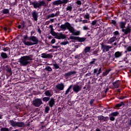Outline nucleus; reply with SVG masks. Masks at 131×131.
Wrapping results in <instances>:
<instances>
[{"mask_svg":"<svg viewBox=\"0 0 131 131\" xmlns=\"http://www.w3.org/2000/svg\"><path fill=\"white\" fill-rule=\"evenodd\" d=\"M53 49H59V46H52Z\"/></svg>","mask_w":131,"mask_h":131,"instance_id":"obj_63","label":"nucleus"},{"mask_svg":"<svg viewBox=\"0 0 131 131\" xmlns=\"http://www.w3.org/2000/svg\"><path fill=\"white\" fill-rule=\"evenodd\" d=\"M59 35H60V39H65L67 38L66 35L63 34L62 33H59Z\"/></svg>","mask_w":131,"mask_h":131,"instance_id":"obj_36","label":"nucleus"},{"mask_svg":"<svg viewBox=\"0 0 131 131\" xmlns=\"http://www.w3.org/2000/svg\"><path fill=\"white\" fill-rule=\"evenodd\" d=\"M31 15L34 21H37L38 19V12L35 10H34L32 12Z\"/></svg>","mask_w":131,"mask_h":131,"instance_id":"obj_10","label":"nucleus"},{"mask_svg":"<svg viewBox=\"0 0 131 131\" xmlns=\"http://www.w3.org/2000/svg\"><path fill=\"white\" fill-rule=\"evenodd\" d=\"M107 121H109V117L108 116L105 117L103 116V119L102 120V122H107Z\"/></svg>","mask_w":131,"mask_h":131,"instance_id":"obj_41","label":"nucleus"},{"mask_svg":"<svg viewBox=\"0 0 131 131\" xmlns=\"http://www.w3.org/2000/svg\"><path fill=\"white\" fill-rule=\"evenodd\" d=\"M110 120H111V121H114V120H115V117L113 116H111L110 117Z\"/></svg>","mask_w":131,"mask_h":131,"instance_id":"obj_50","label":"nucleus"},{"mask_svg":"<svg viewBox=\"0 0 131 131\" xmlns=\"http://www.w3.org/2000/svg\"><path fill=\"white\" fill-rule=\"evenodd\" d=\"M45 71L46 72H48V73H50V72H52V71H53V69H52L51 67L47 66L45 69Z\"/></svg>","mask_w":131,"mask_h":131,"instance_id":"obj_23","label":"nucleus"},{"mask_svg":"<svg viewBox=\"0 0 131 131\" xmlns=\"http://www.w3.org/2000/svg\"><path fill=\"white\" fill-rule=\"evenodd\" d=\"M76 4L77 5H78V6H81V1L80 0H77L76 2Z\"/></svg>","mask_w":131,"mask_h":131,"instance_id":"obj_49","label":"nucleus"},{"mask_svg":"<svg viewBox=\"0 0 131 131\" xmlns=\"http://www.w3.org/2000/svg\"><path fill=\"white\" fill-rule=\"evenodd\" d=\"M81 89L82 87L81 86H79L77 84L73 85V91L75 93V94H78L80 91H81Z\"/></svg>","mask_w":131,"mask_h":131,"instance_id":"obj_9","label":"nucleus"},{"mask_svg":"<svg viewBox=\"0 0 131 131\" xmlns=\"http://www.w3.org/2000/svg\"><path fill=\"white\" fill-rule=\"evenodd\" d=\"M51 43H52V44L55 43V42H56V39H52V40H51Z\"/></svg>","mask_w":131,"mask_h":131,"instance_id":"obj_61","label":"nucleus"},{"mask_svg":"<svg viewBox=\"0 0 131 131\" xmlns=\"http://www.w3.org/2000/svg\"><path fill=\"white\" fill-rule=\"evenodd\" d=\"M44 95L46 97H49V98H51L53 96L52 93H51V90H46L44 93Z\"/></svg>","mask_w":131,"mask_h":131,"instance_id":"obj_22","label":"nucleus"},{"mask_svg":"<svg viewBox=\"0 0 131 131\" xmlns=\"http://www.w3.org/2000/svg\"><path fill=\"white\" fill-rule=\"evenodd\" d=\"M95 102V99H91L90 101V105L91 106H93V104H94V102Z\"/></svg>","mask_w":131,"mask_h":131,"instance_id":"obj_52","label":"nucleus"},{"mask_svg":"<svg viewBox=\"0 0 131 131\" xmlns=\"http://www.w3.org/2000/svg\"><path fill=\"white\" fill-rule=\"evenodd\" d=\"M127 52H131V46H128L126 48Z\"/></svg>","mask_w":131,"mask_h":131,"instance_id":"obj_57","label":"nucleus"},{"mask_svg":"<svg viewBox=\"0 0 131 131\" xmlns=\"http://www.w3.org/2000/svg\"><path fill=\"white\" fill-rule=\"evenodd\" d=\"M0 131H11L9 128L2 127L1 128Z\"/></svg>","mask_w":131,"mask_h":131,"instance_id":"obj_44","label":"nucleus"},{"mask_svg":"<svg viewBox=\"0 0 131 131\" xmlns=\"http://www.w3.org/2000/svg\"><path fill=\"white\" fill-rule=\"evenodd\" d=\"M51 34H52L53 35V36H55L57 35V33H56L55 31L54 32H52L51 33H50Z\"/></svg>","mask_w":131,"mask_h":131,"instance_id":"obj_59","label":"nucleus"},{"mask_svg":"<svg viewBox=\"0 0 131 131\" xmlns=\"http://www.w3.org/2000/svg\"><path fill=\"white\" fill-rule=\"evenodd\" d=\"M97 22H98V20H94L92 21L91 23V25H92V26H95V25L97 24Z\"/></svg>","mask_w":131,"mask_h":131,"instance_id":"obj_47","label":"nucleus"},{"mask_svg":"<svg viewBox=\"0 0 131 131\" xmlns=\"http://www.w3.org/2000/svg\"><path fill=\"white\" fill-rule=\"evenodd\" d=\"M122 106H124V102H121L119 103L116 104L115 106V108H119L120 107H122Z\"/></svg>","mask_w":131,"mask_h":131,"instance_id":"obj_30","label":"nucleus"},{"mask_svg":"<svg viewBox=\"0 0 131 131\" xmlns=\"http://www.w3.org/2000/svg\"><path fill=\"white\" fill-rule=\"evenodd\" d=\"M111 71V69H109L108 70H106V71L102 73L103 76H106V75H108L109 74V72Z\"/></svg>","mask_w":131,"mask_h":131,"instance_id":"obj_34","label":"nucleus"},{"mask_svg":"<svg viewBox=\"0 0 131 131\" xmlns=\"http://www.w3.org/2000/svg\"><path fill=\"white\" fill-rule=\"evenodd\" d=\"M112 84L115 89H118V88H119V86L120 85V80H117L115 82H113L112 83Z\"/></svg>","mask_w":131,"mask_h":131,"instance_id":"obj_16","label":"nucleus"},{"mask_svg":"<svg viewBox=\"0 0 131 131\" xmlns=\"http://www.w3.org/2000/svg\"><path fill=\"white\" fill-rule=\"evenodd\" d=\"M41 58L43 59H50L51 58H53V55L52 54H47V53H42L41 54Z\"/></svg>","mask_w":131,"mask_h":131,"instance_id":"obj_14","label":"nucleus"},{"mask_svg":"<svg viewBox=\"0 0 131 131\" xmlns=\"http://www.w3.org/2000/svg\"><path fill=\"white\" fill-rule=\"evenodd\" d=\"M110 49H112V47L103 43L101 44V50H102L103 53H107V52H109Z\"/></svg>","mask_w":131,"mask_h":131,"instance_id":"obj_8","label":"nucleus"},{"mask_svg":"<svg viewBox=\"0 0 131 131\" xmlns=\"http://www.w3.org/2000/svg\"><path fill=\"white\" fill-rule=\"evenodd\" d=\"M83 24H85V23H89V20H82Z\"/></svg>","mask_w":131,"mask_h":131,"instance_id":"obj_60","label":"nucleus"},{"mask_svg":"<svg viewBox=\"0 0 131 131\" xmlns=\"http://www.w3.org/2000/svg\"><path fill=\"white\" fill-rule=\"evenodd\" d=\"M6 71L8 72V73H9L10 74H12V68L11 67H9V66H6Z\"/></svg>","mask_w":131,"mask_h":131,"instance_id":"obj_31","label":"nucleus"},{"mask_svg":"<svg viewBox=\"0 0 131 131\" xmlns=\"http://www.w3.org/2000/svg\"><path fill=\"white\" fill-rule=\"evenodd\" d=\"M9 123L13 127H15V126H17V127H23V126L25 125V123H24V122H17L13 120H10Z\"/></svg>","mask_w":131,"mask_h":131,"instance_id":"obj_5","label":"nucleus"},{"mask_svg":"<svg viewBox=\"0 0 131 131\" xmlns=\"http://www.w3.org/2000/svg\"><path fill=\"white\" fill-rule=\"evenodd\" d=\"M96 61H97V59L96 58H93L92 59V61H91L89 63L90 66H93L94 65H95V63H96Z\"/></svg>","mask_w":131,"mask_h":131,"instance_id":"obj_33","label":"nucleus"},{"mask_svg":"<svg viewBox=\"0 0 131 131\" xmlns=\"http://www.w3.org/2000/svg\"><path fill=\"white\" fill-rule=\"evenodd\" d=\"M122 31L124 33L123 34L127 35L128 33H130L131 29L129 28L127 29H122Z\"/></svg>","mask_w":131,"mask_h":131,"instance_id":"obj_19","label":"nucleus"},{"mask_svg":"<svg viewBox=\"0 0 131 131\" xmlns=\"http://www.w3.org/2000/svg\"><path fill=\"white\" fill-rule=\"evenodd\" d=\"M125 99V96H121L119 97V100H123Z\"/></svg>","mask_w":131,"mask_h":131,"instance_id":"obj_62","label":"nucleus"},{"mask_svg":"<svg viewBox=\"0 0 131 131\" xmlns=\"http://www.w3.org/2000/svg\"><path fill=\"white\" fill-rule=\"evenodd\" d=\"M54 17H55V13H52L50 15H48L46 17V20H48V19H50V18H54Z\"/></svg>","mask_w":131,"mask_h":131,"instance_id":"obj_40","label":"nucleus"},{"mask_svg":"<svg viewBox=\"0 0 131 131\" xmlns=\"http://www.w3.org/2000/svg\"><path fill=\"white\" fill-rule=\"evenodd\" d=\"M90 29H89V27H88L86 25H85L83 27V30H89Z\"/></svg>","mask_w":131,"mask_h":131,"instance_id":"obj_51","label":"nucleus"},{"mask_svg":"<svg viewBox=\"0 0 131 131\" xmlns=\"http://www.w3.org/2000/svg\"><path fill=\"white\" fill-rule=\"evenodd\" d=\"M122 56V52H119V51H117L114 54V57L115 58H120V57H121Z\"/></svg>","mask_w":131,"mask_h":131,"instance_id":"obj_21","label":"nucleus"},{"mask_svg":"<svg viewBox=\"0 0 131 131\" xmlns=\"http://www.w3.org/2000/svg\"><path fill=\"white\" fill-rule=\"evenodd\" d=\"M55 103H56V102L55 101V99L54 98H51L48 101V104H49V107H50L51 108H53L55 105Z\"/></svg>","mask_w":131,"mask_h":131,"instance_id":"obj_13","label":"nucleus"},{"mask_svg":"<svg viewBox=\"0 0 131 131\" xmlns=\"http://www.w3.org/2000/svg\"><path fill=\"white\" fill-rule=\"evenodd\" d=\"M42 104V100L41 98H36L32 101V104L35 107H40V105Z\"/></svg>","mask_w":131,"mask_h":131,"instance_id":"obj_7","label":"nucleus"},{"mask_svg":"<svg viewBox=\"0 0 131 131\" xmlns=\"http://www.w3.org/2000/svg\"><path fill=\"white\" fill-rule=\"evenodd\" d=\"M118 115H119V112L117 111L113 112L110 114V116H114V117H116V116H118Z\"/></svg>","mask_w":131,"mask_h":131,"instance_id":"obj_32","label":"nucleus"},{"mask_svg":"<svg viewBox=\"0 0 131 131\" xmlns=\"http://www.w3.org/2000/svg\"><path fill=\"white\" fill-rule=\"evenodd\" d=\"M68 40H69V39H72L73 40H78L79 42H83V41H85L86 38L71 36H70V38H68Z\"/></svg>","mask_w":131,"mask_h":131,"instance_id":"obj_6","label":"nucleus"},{"mask_svg":"<svg viewBox=\"0 0 131 131\" xmlns=\"http://www.w3.org/2000/svg\"><path fill=\"white\" fill-rule=\"evenodd\" d=\"M58 113H59V112H61V107H58Z\"/></svg>","mask_w":131,"mask_h":131,"instance_id":"obj_64","label":"nucleus"},{"mask_svg":"<svg viewBox=\"0 0 131 131\" xmlns=\"http://www.w3.org/2000/svg\"><path fill=\"white\" fill-rule=\"evenodd\" d=\"M53 65L55 70L59 69V68H60V66H59L57 63H54Z\"/></svg>","mask_w":131,"mask_h":131,"instance_id":"obj_46","label":"nucleus"},{"mask_svg":"<svg viewBox=\"0 0 131 131\" xmlns=\"http://www.w3.org/2000/svg\"><path fill=\"white\" fill-rule=\"evenodd\" d=\"M126 25V23L124 21H121L119 23V26L121 29H124V27H125Z\"/></svg>","mask_w":131,"mask_h":131,"instance_id":"obj_24","label":"nucleus"},{"mask_svg":"<svg viewBox=\"0 0 131 131\" xmlns=\"http://www.w3.org/2000/svg\"><path fill=\"white\" fill-rule=\"evenodd\" d=\"M60 28L62 31H65L67 29L70 33L73 34V35H80V31H75V29H74L69 22H67L64 23V24H62L60 26Z\"/></svg>","mask_w":131,"mask_h":131,"instance_id":"obj_2","label":"nucleus"},{"mask_svg":"<svg viewBox=\"0 0 131 131\" xmlns=\"http://www.w3.org/2000/svg\"><path fill=\"white\" fill-rule=\"evenodd\" d=\"M49 111H50V106H47L45 107V113H49Z\"/></svg>","mask_w":131,"mask_h":131,"instance_id":"obj_45","label":"nucleus"},{"mask_svg":"<svg viewBox=\"0 0 131 131\" xmlns=\"http://www.w3.org/2000/svg\"><path fill=\"white\" fill-rule=\"evenodd\" d=\"M114 37H116V38L118 39V37H119V36L120 35V34L119 33V31H116L113 33Z\"/></svg>","mask_w":131,"mask_h":131,"instance_id":"obj_25","label":"nucleus"},{"mask_svg":"<svg viewBox=\"0 0 131 131\" xmlns=\"http://www.w3.org/2000/svg\"><path fill=\"white\" fill-rule=\"evenodd\" d=\"M30 3V6H33L34 9H41V7H47V3L44 1L32 2L31 0H28Z\"/></svg>","mask_w":131,"mask_h":131,"instance_id":"obj_3","label":"nucleus"},{"mask_svg":"<svg viewBox=\"0 0 131 131\" xmlns=\"http://www.w3.org/2000/svg\"><path fill=\"white\" fill-rule=\"evenodd\" d=\"M37 32H38L39 34H41V30H40L39 26L37 27Z\"/></svg>","mask_w":131,"mask_h":131,"instance_id":"obj_55","label":"nucleus"},{"mask_svg":"<svg viewBox=\"0 0 131 131\" xmlns=\"http://www.w3.org/2000/svg\"><path fill=\"white\" fill-rule=\"evenodd\" d=\"M82 55H83V53H80L78 55H76L75 56V59H78V60H80V59H82L83 58Z\"/></svg>","mask_w":131,"mask_h":131,"instance_id":"obj_28","label":"nucleus"},{"mask_svg":"<svg viewBox=\"0 0 131 131\" xmlns=\"http://www.w3.org/2000/svg\"><path fill=\"white\" fill-rule=\"evenodd\" d=\"M74 74H76V71H70L66 73H65L63 75L66 78H68L69 76H71V75H74Z\"/></svg>","mask_w":131,"mask_h":131,"instance_id":"obj_12","label":"nucleus"},{"mask_svg":"<svg viewBox=\"0 0 131 131\" xmlns=\"http://www.w3.org/2000/svg\"><path fill=\"white\" fill-rule=\"evenodd\" d=\"M1 57L2 58V59H7L8 54L5 52H2L1 53Z\"/></svg>","mask_w":131,"mask_h":131,"instance_id":"obj_29","label":"nucleus"},{"mask_svg":"<svg viewBox=\"0 0 131 131\" xmlns=\"http://www.w3.org/2000/svg\"><path fill=\"white\" fill-rule=\"evenodd\" d=\"M50 99H51L50 97L47 96V97H42L41 100L45 103H48V102H49Z\"/></svg>","mask_w":131,"mask_h":131,"instance_id":"obj_27","label":"nucleus"},{"mask_svg":"<svg viewBox=\"0 0 131 131\" xmlns=\"http://www.w3.org/2000/svg\"><path fill=\"white\" fill-rule=\"evenodd\" d=\"M84 18H85V19H88L90 21V14L86 13V14L84 15Z\"/></svg>","mask_w":131,"mask_h":131,"instance_id":"obj_48","label":"nucleus"},{"mask_svg":"<svg viewBox=\"0 0 131 131\" xmlns=\"http://www.w3.org/2000/svg\"><path fill=\"white\" fill-rule=\"evenodd\" d=\"M117 38H116V37H112L110 39V42L111 43H112V42H114V41H115V40H117Z\"/></svg>","mask_w":131,"mask_h":131,"instance_id":"obj_39","label":"nucleus"},{"mask_svg":"<svg viewBox=\"0 0 131 131\" xmlns=\"http://www.w3.org/2000/svg\"><path fill=\"white\" fill-rule=\"evenodd\" d=\"M20 24L23 27V28H25V21H23L20 23Z\"/></svg>","mask_w":131,"mask_h":131,"instance_id":"obj_53","label":"nucleus"},{"mask_svg":"<svg viewBox=\"0 0 131 131\" xmlns=\"http://www.w3.org/2000/svg\"><path fill=\"white\" fill-rule=\"evenodd\" d=\"M91 51V47H86L84 50L82 52L83 55H88V53H90Z\"/></svg>","mask_w":131,"mask_h":131,"instance_id":"obj_18","label":"nucleus"},{"mask_svg":"<svg viewBox=\"0 0 131 131\" xmlns=\"http://www.w3.org/2000/svg\"><path fill=\"white\" fill-rule=\"evenodd\" d=\"M3 51H4V52H9V47L4 48Z\"/></svg>","mask_w":131,"mask_h":131,"instance_id":"obj_56","label":"nucleus"},{"mask_svg":"<svg viewBox=\"0 0 131 131\" xmlns=\"http://www.w3.org/2000/svg\"><path fill=\"white\" fill-rule=\"evenodd\" d=\"M32 58L29 56H21L19 58V63L21 66H27L29 64V61H31Z\"/></svg>","mask_w":131,"mask_h":131,"instance_id":"obj_4","label":"nucleus"},{"mask_svg":"<svg viewBox=\"0 0 131 131\" xmlns=\"http://www.w3.org/2000/svg\"><path fill=\"white\" fill-rule=\"evenodd\" d=\"M101 73H102V68L94 69L93 70V74L94 75L96 74V76L97 77L99 76Z\"/></svg>","mask_w":131,"mask_h":131,"instance_id":"obj_11","label":"nucleus"},{"mask_svg":"<svg viewBox=\"0 0 131 131\" xmlns=\"http://www.w3.org/2000/svg\"><path fill=\"white\" fill-rule=\"evenodd\" d=\"M51 5L52 7L54 8L55 6H59L60 5H62L61 3V0H56L51 3Z\"/></svg>","mask_w":131,"mask_h":131,"instance_id":"obj_17","label":"nucleus"},{"mask_svg":"<svg viewBox=\"0 0 131 131\" xmlns=\"http://www.w3.org/2000/svg\"><path fill=\"white\" fill-rule=\"evenodd\" d=\"M23 38L24 39L23 43L25 46L30 47L31 46L38 45V38L35 36L28 37V35H26L23 36Z\"/></svg>","mask_w":131,"mask_h":131,"instance_id":"obj_1","label":"nucleus"},{"mask_svg":"<svg viewBox=\"0 0 131 131\" xmlns=\"http://www.w3.org/2000/svg\"><path fill=\"white\" fill-rule=\"evenodd\" d=\"M104 118V116L99 115L98 116V120L102 121L103 122V119Z\"/></svg>","mask_w":131,"mask_h":131,"instance_id":"obj_43","label":"nucleus"},{"mask_svg":"<svg viewBox=\"0 0 131 131\" xmlns=\"http://www.w3.org/2000/svg\"><path fill=\"white\" fill-rule=\"evenodd\" d=\"M112 24H113V25H115V26H116V20H112Z\"/></svg>","mask_w":131,"mask_h":131,"instance_id":"obj_58","label":"nucleus"},{"mask_svg":"<svg viewBox=\"0 0 131 131\" xmlns=\"http://www.w3.org/2000/svg\"><path fill=\"white\" fill-rule=\"evenodd\" d=\"M56 88L59 91H63L65 88V85L63 83H60L56 85Z\"/></svg>","mask_w":131,"mask_h":131,"instance_id":"obj_15","label":"nucleus"},{"mask_svg":"<svg viewBox=\"0 0 131 131\" xmlns=\"http://www.w3.org/2000/svg\"><path fill=\"white\" fill-rule=\"evenodd\" d=\"M73 86V84H71L69 88L67 89V90L66 91V92L64 93V95H68L69 93L72 92V88Z\"/></svg>","mask_w":131,"mask_h":131,"instance_id":"obj_20","label":"nucleus"},{"mask_svg":"<svg viewBox=\"0 0 131 131\" xmlns=\"http://www.w3.org/2000/svg\"><path fill=\"white\" fill-rule=\"evenodd\" d=\"M3 14H7L10 13V10L9 9H4L2 10Z\"/></svg>","mask_w":131,"mask_h":131,"instance_id":"obj_38","label":"nucleus"},{"mask_svg":"<svg viewBox=\"0 0 131 131\" xmlns=\"http://www.w3.org/2000/svg\"><path fill=\"white\" fill-rule=\"evenodd\" d=\"M61 46H66V45H69V42L67 40L62 41L60 43Z\"/></svg>","mask_w":131,"mask_h":131,"instance_id":"obj_42","label":"nucleus"},{"mask_svg":"<svg viewBox=\"0 0 131 131\" xmlns=\"http://www.w3.org/2000/svg\"><path fill=\"white\" fill-rule=\"evenodd\" d=\"M66 11H69V12H71L72 11V4H68L67 5Z\"/></svg>","mask_w":131,"mask_h":131,"instance_id":"obj_26","label":"nucleus"},{"mask_svg":"<svg viewBox=\"0 0 131 131\" xmlns=\"http://www.w3.org/2000/svg\"><path fill=\"white\" fill-rule=\"evenodd\" d=\"M86 40H92L93 39V38H92V36H91V34H90L89 33H87L86 35V37H85Z\"/></svg>","mask_w":131,"mask_h":131,"instance_id":"obj_35","label":"nucleus"},{"mask_svg":"<svg viewBox=\"0 0 131 131\" xmlns=\"http://www.w3.org/2000/svg\"><path fill=\"white\" fill-rule=\"evenodd\" d=\"M60 3L62 6H65V5L69 3V0H60Z\"/></svg>","mask_w":131,"mask_h":131,"instance_id":"obj_37","label":"nucleus"},{"mask_svg":"<svg viewBox=\"0 0 131 131\" xmlns=\"http://www.w3.org/2000/svg\"><path fill=\"white\" fill-rule=\"evenodd\" d=\"M55 38H57V39H60V33L58 34H56V35L55 36Z\"/></svg>","mask_w":131,"mask_h":131,"instance_id":"obj_54","label":"nucleus"}]
</instances>
